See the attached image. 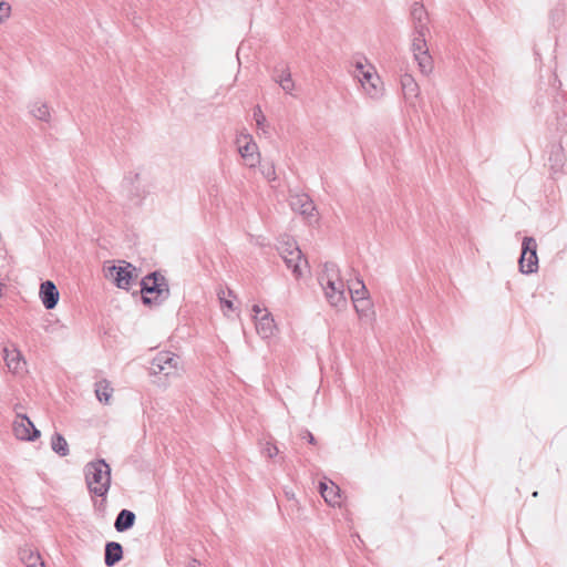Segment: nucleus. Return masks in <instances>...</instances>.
<instances>
[{"label":"nucleus","mask_w":567,"mask_h":567,"mask_svg":"<svg viewBox=\"0 0 567 567\" xmlns=\"http://www.w3.org/2000/svg\"><path fill=\"white\" fill-rule=\"evenodd\" d=\"M220 301L223 305H225L227 308L233 309V302L230 300H225L220 298Z\"/></svg>","instance_id":"37"},{"label":"nucleus","mask_w":567,"mask_h":567,"mask_svg":"<svg viewBox=\"0 0 567 567\" xmlns=\"http://www.w3.org/2000/svg\"><path fill=\"white\" fill-rule=\"evenodd\" d=\"M277 250L296 278L302 276V267L308 266L307 259L297 245V241L289 235H281L278 238Z\"/></svg>","instance_id":"3"},{"label":"nucleus","mask_w":567,"mask_h":567,"mask_svg":"<svg viewBox=\"0 0 567 567\" xmlns=\"http://www.w3.org/2000/svg\"><path fill=\"white\" fill-rule=\"evenodd\" d=\"M271 78L285 93L292 94L295 82L291 78L290 69L285 62H280L274 68Z\"/></svg>","instance_id":"12"},{"label":"nucleus","mask_w":567,"mask_h":567,"mask_svg":"<svg viewBox=\"0 0 567 567\" xmlns=\"http://www.w3.org/2000/svg\"><path fill=\"white\" fill-rule=\"evenodd\" d=\"M319 491L327 503L333 506L339 504L340 488L334 483L330 482V484H328L326 482H320Z\"/></svg>","instance_id":"22"},{"label":"nucleus","mask_w":567,"mask_h":567,"mask_svg":"<svg viewBox=\"0 0 567 567\" xmlns=\"http://www.w3.org/2000/svg\"><path fill=\"white\" fill-rule=\"evenodd\" d=\"M262 453L266 454L268 457L272 458L279 453V451L276 445L267 443L266 446L262 449Z\"/></svg>","instance_id":"34"},{"label":"nucleus","mask_w":567,"mask_h":567,"mask_svg":"<svg viewBox=\"0 0 567 567\" xmlns=\"http://www.w3.org/2000/svg\"><path fill=\"white\" fill-rule=\"evenodd\" d=\"M362 86V89L365 91L368 95L375 99L382 95L383 93V86L382 81L377 73V70L374 65L368 66L365 73H362L360 75V79L358 80Z\"/></svg>","instance_id":"11"},{"label":"nucleus","mask_w":567,"mask_h":567,"mask_svg":"<svg viewBox=\"0 0 567 567\" xmlns=\"http://www.w3.org/2000/svg\"><path fill=\"white\" fill-rule=\"evenodd\" d=\"M197 565H198V566L200 565V564H199V561H197V560H193V563L190 564V567H196Z\"/></svg>","instance_id":"39"},{"label":"nucleus","mask_w":567,"mask_h":567,"mask_svg":"<svg viewBox=\"0 0 567 567\" xmlns=\"http://www.w3.org/2000/svg\"><path fill=\"white\" fill-rule=\"evenodd\" d=\"M290 206L292 210L303 216H312V213L315 210V205L312 200L306 194L293 196L290 200Z\"/></svg>","instance_id":"19"},{"label":"nucleus","mask_w":567,"mask_h":567,"mask_svg":"<svg viewBox=\"0 0 567 567\" xmlns=\"http://www.w3.org/2000/svg\"><path fill=\"white\" fill-rule=\"evenodd\" d=\"M519 271L530 275L538 270L537 243L534 237H524L518 259Z\"/></svg>","instance_id":"6"},{"label":"nucleus","mask_w":567,"mask_h":567,"mask_svg":"<svg viewBox=\"0 0 567 567\" xmlns=\"http://www.w3.org/2000/svg\"><path fill=\"white\" fill-rule=\"evenodd\" d=\"M123 558V547L117 542H107L104 550V563L107 567H113Z\"/></svg>","instance_id":"20"},{"label":"nucleus","mask_w":567,"mask_h":567,"mask_svg":"<svg viewBox=\"0 0 567 567\" xmlns=\"http://www.w3.org/2000/svg\"><path fill=\"white\" fill-rule=\"evenodd\" d=\"M238 152L245 159L246 165L255 167L259 163V154L257 144L252 141V137L248 134H240L236 138Z\"/></svg>","instance_id":"9"},{"label":"nucleus","mask_w":567,"mask_h":567,"mask_svg":"<svg viewBox=\"0 0 567 567\" xmlns=\"http://www.w3.org/2000/svg\"><path fill=\"white\" fill-rule=\"evenodd\" d=\"M140 177H141L140 173H134V175H133V183L137 182L140 179Z\"/></svg>","instance_id":"38"},{"label":"nucleus","mask_w":567,"mask_h":567,"mask_svg":"<svg viewBox=\"0 0 567 567\" xmlns=\"http://www.w3.org/2000/svg\"><path fill=\"white\" fill-rule=\"evenodd\" d=\"M131 179V183L133 184V177H126V181H130Z\"/></svg>","instance_id":"40"},{"label":"nucleus","mask_w":567,"mask_h":567,"mask_svg":"<svg viewBox=\"0 0 567 567\" xmlns=\"http://www.w3.org/2000/svg\"><path fill=\"white\" fill-rule=\"evenodd\" d=\"M83 474L91 497H101L99 507L103 506L111 488V466L104 458H97L85 464Z\"/></svg>","instance_id":"1"},{"label":"nucleus","mask_w":567,"mask_h":567,"mask_svg":"<svg viewBox=\"0 0 567 567\" xmlns=\"http://www.w3.org/2000/svg\"><path fill=\"white\" fill-rule=\"evenodd\" d=\"M148 370L153 375L163 374L166 378H175L182 373L183 364L177 354L162 351L152 359Z\"/></svg>","instance_id":"4"},{"label":"nucleus","mask_w":567,"mask_h":567,"mask_svg":"<svg viewBox=\"0 0 567 567\" xmlns=\"http://www.w3.org/2000/svg\"><path fill=\"white\" fill-rule=\"evenodd\" d=\"M113 389L103 380L96 383L95 394L100 402L109 403Z\"/></svg>","instance_id":"27"},{"label":"nucleus","mask_w":567,"mask_h":567,"mask_svg":"<svg viewBox=\"0 0 567 567\" xmlns=\"http://www.w3.org/2000/svg\"><path fill=\"white\" fill-rule=\"evenodd\" d=\"M124 262V266H111L105 271V277L111 279L113 284L120 288L128 290L131 282L137 277L136 267L130 262Z\"/></svg>","instance_id":"7"},{"label":"nucleus","mask_w":567,"mask_h":567,"mask_svg":"<svg viewBox=\"0 0 567 567\" xmlns=\"http://www.w3.org/2000/svg\"><path fill=\"white\" fill-rule=\"evenodd\" d=\"M261 173L268 181L276 179V171L272 163H267L261 166Z\"/></svg>","instance_id":"32"},{"label":"nucleus","mask_w":567,"mask_h":567,"mask_svg":"<svg viewBox=\"0 0 567 567\" xmlns=\"http://www.w3.org/2000/svg\"><path fill=\"white\" fill-rule=\"evenodd\" d=\"M324 290L328 302L334 308H343L347 305L346 285L341 278L328 279L319 282Z\"/></svg>","instance_id":"8"},{"label":"nucleus","mask_w":567,"mask_h":567,"mask_svg":"<svg viewBox=\"0 0 567 567\" xmlns=\"http://www.w3.org/2000/svg\"><path fill=\"white\" fill-rule=\"evenodd\" d=\"M13 434L21 441H34L40 436V431L25 414H18L13 422Z\"/></svg>","instance_id":"10"},{"label":"nucleus","mask_w":567,"mask_h":567,"mask_svg":"<svg viewBox=\"0 0 567 567\" xmlns=\"http://www.w3.org/2000/svg\"><path fill=\"white\" fill-rule=\"evenodd\" d=\"M254 121L256 122V126L258 131H260L264 135L270 134V126L267 124V120L261 109H256L254 112Z\"/></svg>","instance_id":"29"},{"label":"nucleus","mask_w":567,"mask_h":567,"mask_svg":"<svg viewBox=\"0 0 567 567\" xmlns=\"http://www.w3.org/2000/svg\"><path fill=\"white\" fill-rule=\"evenodd\" d=\"M19 557L22 564H24L27 567H45V564L40 554L29 547L21 548L19 551Z\"/></svg>","instance_id":"23"},{"label":"nucleus","mask_w":567,"mask_h":567,"mask_svg":"<svg viewBox=\"0 0 567 567\" xmlns=\"http://www.w3.org/2000/svg\"><path fill=\"white\" fill-rule=\"evenodd\" d=\"M301 437L303 440H307L310 444H315L316 443V439H315L313 434L310 431H308V430H305L302 432Z\"/></svg>","instance_id":"35"},{"label":"nucleus","mask_w":567,"mask_h":567,"mask_svg":"<svg viewBox=\"0 0 567 567\" xmlns=\"http://www.w3.org/2000/svg\"><path fill=\"white\" fill-rule=\"evenodd\" d=\"M3 360L8 370L14 374L21 373L25 367V360L21 352L16 348H3Z\"/></svg>","instance_id":"15"},{"label":"nucleus","mask_w":567,"mask_h":567,"mask_svg":"<svg viewBox=\"0 0 567 567\" xmlns=\"http://www.w3.org/2000/svg\"><path fill=\"white\" fill-rule=\"evenodd\" d=\"M538 495V492H534L533 496L536 497Z\"/></svg>","instance_id":"41"},{"label":"nucleus","mask_w":567,"mask_h":567,"mask_svg":"<svg viewBox=\"0 0 567 567\" xmlns=\"http://www.w3.org/2000/svg\"><path fill=\"white\" fill-rule=\"evenodd\" d=\"M135 520L136 516L132 511L122 509L115 518L114 528L118 533H124L134 526Z\"/></svg>","instance_id":"21"},{"label":"nucleus","mask_w":567,"mask_h":567,"mask_svg":"<svg viewBox=\"0 0 567 567\" xmlns=\"http://www.w3.org/2000/svg\"><path fill=\"white\" fill-rule=\"evenodd\" d=\"M353 66H354L353 75H354V78H357L359 80L360 75H362V73H365L368 66H372V64L365 58H363V59L357 60L354 62Z\"/></svg>","instance_id":"30"},{"label":"nucleus","mask_w":567,"mask_h":567,"mask_svg":"<svg viewBox=\"0 0 567 567\" xmlns=\"http://www.w3.org/2000/svg\"><path fill=\"white\" fill-rule=\"evenodd\" d=\"M549 167L554 174L560 173L566 162L561 144H553L549 150Z\"/></svg>","instance_id":"18"},{"label":"nucleus","mask_w":567,"mask_h":567,"mask_svg":"<svg viewBox=\"0 0 567 567\" xmlns=\"http://www.w3.org/2000/svg\"><path fill=\"white\" fill-rule=\"evenodd\" d=\"M141 293L144 305H159L169 297V287L164 276L151 272L141 280Z\"/></svg>","instance_id":"2"},{"label":"nucleus","mask_w":567,"mask_h":567,"mask_svg":"<svg viewBox=\"0 0 567 567\" xmlns=\"http://www.w3.org/2000/svg\"><path fill=\"white\" fill-rule=\"evenodd\" d=\"M400 83L405 102L411 106H414L420 96V86L411 74L404 73L401 75Z\"/></svg>","instance_id":"14"},{"label":"nucleus","mask_w":567,"mask_h":567,"mask_svg":"<svg viewBox=\"0 0 567 567\" xmlns=\"http://www.w3.org/2000/svg\"><path fill=\"white\" fill-rule=\"evenodd\" d=\"M411 18L415 32H429L427 28V12L424 6L420 2H414L411 8Z\"/></svg>","instance_id":"16"},{"label":"nucleus","mask_w":567,"mask_h":567,"mask_svg":"<svg viewBox=\"0 0 567 567\" xmlns=\"http://www.w3.org/2000/svg\"><path fill=\"white\" fill-rule=\"evenodd\" d=\"M11 7L4 0H0V23L10 17Z\"/></svg>","instance_id":"33"},{"label":"nucleus","mask_w":567,"mask_h":567,"mask_svg":"<svg viewBox=\"0 0 567 567\" xmlns=\"http://www.w3.org/2000/svg\"><path fill=\"white\" fill-rule=\"evenodd\" d=\"M426 33L427 32L414 31L411 44L414 60L417 63L420 72L424 75H429L433 71V59L429 52L425 39Z\"/></svg>","instance_id":"5"},{"label":"nucleus","mask_w":567,"mask_h":567,"mask_svg":"<svg viewBox=\"0 0 567 567\" xmlns=\"http://www.w3.org/2000/svg\"><path fill=\"white\" fill-rule=\"evenodd\" d=\"M353 306L361 319L371 320L373 318L374 312L372 309V302L370 301L369 297H365L358 301L355 300V302H353Z\"/></svg>","instance_id":"24"},{"label":"nucleus","mask_w":567,"mask_h":567,"mask_svg":"<svg viewBox=\"0 0 567 567\" xmlns=\"http://www.w3.org/2000/svg\"><path fill=\"white\" fill-rule=\"evenodd\" d=\"M51 449L59 456H66L69 454V444L64 436L58 432H55L51 437Z\"/></svg>","instance_id":"25"},{"label":"nucleus","mask_w":567,"mask_h":567,"mask_svg":"<svg viewBox=\"0 0 567 567\" xmlns=\"http://www.w3.org/2000/svg\"><path fill=\"white\" fill-rule=\"evenodd\" d=\"M39 297L44 308L47 310H52L59 302L60 293L53 281L45 280L40 285Z\"/></svg>","instance_id":"13"},{"label":"nucleus","mask_w":567,"mask_h":567,"mask_svg":"<svg viewBox=\"0 0 567 567\" xmlns=\"http://www.w3.org/2000/svg\"><path fill=\"white\" fill-rule=\"evenodd\" d=\"M265 311H267L266 309H261L259 305H254L252 306V312H254V318L256 319V316L257 317H260L262 313H265Z\"/></svg>","instance_id":"36"},{"label":"nucleus","mask_w":567,"mask_h":567,"mask_svg":"<svg viewBox=\"0 0 567 567\" xmlns=\"http://www.w3.org/2000/svg\"><path fill=\"white\" fill-rule=\"evenodd\" d=\"M255 324L257 333L264 339L270 338L276 329L275 320L268 311L260 317L256 316Z\"/></svg>","instance_id":"17"},{"label":"nucleus","mask_w":567,"mask_h":567,"mask_svg":"<svg viewBox=\"0 0 567 567\" xmlns=\"http://www.w3.org/2000/svg\"><path fill=\"white\" fill-rule=\"evenodd\" d=\"M348 290L351 295L352 302H355V300L363 299L368 297V289L361 279H357L355 284L353 286H349Z\"/></svg>","instance_id":"26"},{"label":"nucleus","mask_w":567,"mask_h":567,"mask_svg":"<svg viewBox=\"0 0 567 567\" xmlns=\"http://www.w3.org/2000/svg\"><path fill=\"white\" fill-rule=\"evenodd\" d=\"M340 278L339 268L334 262H326L323 265L322 274L319 277V282L328 281V279Z\"/></svg>","instance_id":"28"},{"label":"nucleus","mask_w":567,"mask_h":567,"mask_svg":"<svg viewBox=\"0 0 567 567\" xmlns=\"http://www.w3.org/2000/svg\"><path fill=\"white\" fill-rule=\"evenodd\" d=\"M32 115L42 122H49L51 118L50 109H33Z\"/></svg>","instance_id":"31"}]
</instances>
